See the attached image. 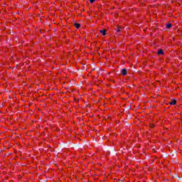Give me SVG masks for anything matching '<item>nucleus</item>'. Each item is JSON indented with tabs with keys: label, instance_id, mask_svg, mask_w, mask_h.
Segmentation results:
<instances>
[{
	"label": "nucleus",
	"instance_id": "1",
	"mask_svg": "<svg viewBox=\"0 0 182 182\" xmlns=\"http://www.w3.org/2000/svg\"><path fill=\"white\" fill-rule=\"evenodd\" d=\"M122 73L123 76H126V75H127V70L122 69Z\"/></svg>",
	"mask_w": 182,
	"mask_h": 182
},
{
	"label": "nucleus",
	"instance_id": "2",
	"mask_svg": "<svg viewBox=\"0 0 182 182\" xmlns=\"http://www.w3.org/2000/svg\"><path fill=\"white\" fill-rule=\"evenodd\" d=\"M100 32L103 36H106V30H101Z\"/></svg>",
	"mask_w": 182,
	"mask_h": 182
},
{
	"label": "nucleus",
	"instance_id": "3",
	"mask_svg": "<svg viewBox=\"0 0 182 182\" xmlns=\"http://www.w3.org/2000/svg\"><path fill=\"white\" fill-rule=\"evenodd\" d=\"M158 55H164V51L162 49H160L158 51Z\"/></svg>",
	"mask_w": 182,
	"mask_h": 182
},
{
	"label": "nucleus",
	"instance_id": "4",
	"mask_svg": "<svg viewBox=\"0 0 182 182\" xmlns=\"http://www.w3.org/2000/svg\"><path fill=\"white\" fill-rule=\"evenodd\" d=\"M177 103V101L176 100H172L169 102V105H176Z\"/></svg>",
	"mask_w": 182,
	"mask_h": 182
},
{
	"label": "nucleus",
	"instance_id": "5",
	"mask_svg": "<svg viewBox=\"0 0 182 182\" xmlns=\"http://www.w3.org/2000/svg\"><path fill=\"white\" fill-rule=\"evenodd\" d=\"M75 26L77 29H79V28H80V24L77 23H75Z\"/></svg>",
	"mask_w": 182,
	"mask_h": 182
},
{
	"label": "nucleus",
	"instance_id": "6",
	"mask_svg": "<svg viewBox=\"0 0 182 182\" xmlns=\"http://www.w3.org/2000/svg\"><path fill=\"white\" fill-rule=\"evenodd\" d=\"M166 28H171V23H168L166 25Z\"/></svg>",
	"mask_w": 182,
	"mask_h": 182
},
{
	"label": "nucleus",
	"instance_id": "7",
	"mask_svg": "<svg viewBox=\"0 0 182 182\" xmlns=\"http://www.w3.org/2000/svg\"><path fill=\"white\" fill-rule=\"evenodd\" d=\"M96 0H90V4H93Z\"/></svg>",
	"mask_w": 182,
	"mask_h": 182
},
{
	"label": "nucleus",
	"instance_id": "8",
	"mask_svg": "<svg viewBox=\"0 0 182 182\" xmlns=\"http://www.w3.org/2000/svg\"><path fill=\"white\" fill-rule=\"evenodd\" d=\"M117 32H120V28H119V27L118 29L117 30Z\"/></svg>",
	"mask_w": 182,
	"mask_h": 182
},
{
	"label": "nucleus",
	"instance_id": "9",
	"mask_svg": "<svg viewBox=\"0 0 182 182\" xmlns=\"http://www.w3.org/2000/svg\"><path fill=\"white\" fill-rule=\"evenodd\" d=\"M151 127H154V125H153V124H151Z\"/></svg>",
	"mask_w": 182,
	"mask_h": 182
}]
</instances>
